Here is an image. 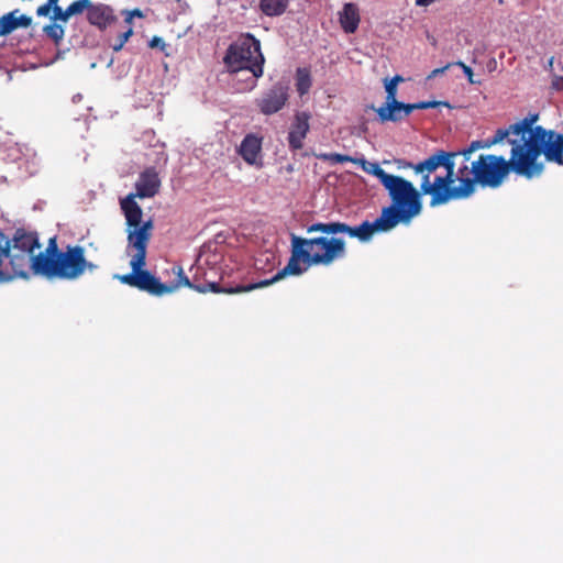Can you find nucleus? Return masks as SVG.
I'll return each mask as SVG.
<instances>
[{
    "mask_svg": "<svg viewBox=\"0 0 563 563\" xmlns=\"http://www.w3.org/2000/svg\"><path fill=\"white\" fill-rule=\"evenodd\" d=\"M438 107L451 108V104L448 101H419L416 103H411L412 111L438 108Z\"/></svg>",
    "mask_w": 563,
    "mask_h": 563,
    "instance_id": "2f4dec72",
    "label": "nucleus"
},
{
    "mask_svg": "<svg viewBox=\"0 0 563 563\" xmlns=\"http://www.w3.org/2000/svg\"><path fill=\"white\" fill-rule=\"evenodd\" d=\"M393 229L394 228L380 213V216L373 222L366 220L355 227H351L339 221L312 223L307 228V233L320 232L327 235L343 233L347 234L350 238H355L361 242H368L375 233L389 232Z\"/></svg>",
    "mask_w": 563,
    "mask_h": 563,
    "instance_id": "9d476101",
    "label": "nucleus"
},
{
    "mask_svg": "<svg viewBox=\"0 0 563 563\" xmlns=\"http://www.w3.org/2000/svg\"><path fill=\"white\" fill-rule=\"evenodd\" d=\"M262 150V143L261 140L255 136L254 134H247L240 147H239V154L242 156V158L250 165H254L257 163V158L260 156Z\"/></svg>",
    "mask_w": 563,
    "mask_h": 563,
    "instance_id": "412c9836",
    "label": "nucleus"
},
{
    "mask_svg": "<svg viewBox=\"0 0 563 563\" xmlns=\"http://www.w3.org/2000/svg\"><path fill=\"white\" fill-rule=\"evenodd\" d=\"M135 277H136V272H134L133 269L129 274L118 276V278L121 280V283L129 285L131 287H134V285H135Z\"/></svg>",
    "mask_w": 563,
    "mask_h": 563,
    "instance_id": "58836bf2",
    "label": "nucleus"
},
{
    "mask_svg": "<svg viewBox=\"0 0 563 563\" xmlns=\"http://www.w3.org/2000/svg\"><path fill=\"white\" fill-rule=\"evenodd\" d=\"M133 30L130 26L125 32L121 33L117 40V42L112 45V49L114 52H119L123 48L124 44L129 41V38L132 36Z\"/></svg>",
    "mask_w": 563,
    "mask_h": 563,
    "instance_id": "72a5a7b5",
    "label": "nucleus"
},
{
    "mask_svg": "<svg viewBox=\"0 0 563 563\" xmlns=\"http://www.w3.org/2000/svg\"><path fill=\"white\" fill-rule=\"evenodd\" d=\"M402 80H404V78L400 75H396L389 81L394 82L397 86Z\"/></svg>",
    "mask_w": 563,
    "mask_h": 563,
    "instance_id": "49530a36",
    "label": "nucleus"
},
{
    "mask_svg": "<svg viewBox=\"0 0 563 563\" xmlns=\"http://www.w3.org/2000/svg\"><path fill=\"white\" fill-rule=\"evenodd\" d=\"M510 135L514 136L512 124L509 125V128H507V129H498L495 132L494 136L492 139H488V140H489L490 145L493 146V145H496V144L500 143L505 139L509 140Z\"/></svg>",
    "mask_w": 563,
    "mask_h": 563,
    "instance_id": "473e14b6",
    "label": "nucleus"
},
{
    "mask_svg": "<svg viewBox=\"0 0 563 563\" xmlns=\"http://www.w3.org/2000/svg\"><path fill=\"white\" fill-rule=\"evenodd\" d=\"M551 87L558 91L563 90V76L553 75L552 81H551Z\"/></svg>",
    "mask_w": 563,
    "mask_h": 563,
    "instance_id": "a19ab883",
    "label": "nucleus"
},
{
    "mask_svg": "<svg viewBox=\"0 0 563 563\" xmlns=\"http://www.w3.org/2000/svg\"><path fill=\"white\" fill-rule=\"evenodd\" d=\"M148 45L151 48H159L162 51H165V48L167 47V44L159 36H153Z\"/></svg>",
    "mask_w": 563,
    "mask_h": 563,
    "instance_id": "ea45409f",
    "label": "nucleus"
},
{
    "mask_svg": "<svg viewBox=\"0 0 563 563\" xmlns=\"http://www.w3.org/2000/svg\"><path fill=\"white\" fill-rule=\"evenodd\" d=\"M454 65L462 68L463 73L467 77V80L470 84H473V85L481 84V81L474 79V73H473L472 68L470 66H467L465 63L459 60V62L454 63Z\"/></svg>",
    "mask_w": 563,
    "mask_h": 563,
    "instance_id": "c9c22d12",
    "label": "nucleus"
},
{
    "mask_svg": "<svg viewBox=\"0 0 563 563\" xmlns=\"http://www.w3.org/2000/svg\"><path fill=\"white\" fill-rule=\"evenodd\" d=\"M56 22L57 21H54V23L45 25L43 31L51 40L54 41L56 45H58L64 38L65 30L60 24H57Z\"/></svg>",
    "mask_w": 563,
    "mask_h": 563,
    "instance_id": "c85d7f7f",
    "label": "nucleus"
},
{
    "mask_svg": "<svg viewBox=\"0 0 563 563\" xmlns=\"http://www.w3.org/2000/svg\"><path fill=\"white\" fill-rule=\"evenodd\" d=\"M517 147L528 173V179L539 178L544 173L545 165L540 161L541 155L549 163L563 165V134L554 130L536 125V130L528 140L520 142Z\"/></svg>",
    "mask_w": 563,
    "mask_h": 563,
    "instance_id": "f03ea898",
    "label": "nucleus"
},
{
    "mask_svg": "<svg viewBox=\"0 0 563 563\" xmlns=\"http://www.w3.org/2000/svg\"><path fill=\"white\" fill-rule=\"evenodd\" d=\"M64 250H59L58 249V244H57V238L56 236H52L49 240H48V243H47V246L45 249V251L43 252H40L38 254L35 255V258H34V275H37L40 272H41V268L38 266V263L41 262V257L43 258H55L57 257L58 254L63 253Z\"/></svg>",
    "mask_w": 563,
    "mask_h": 563,
    "instance_id": "393cba45",
    "label": "nucleus"
},
{
    "mask_svg": "<svg viewBox=\"0 0 563 563\" xmlns=\"http://www.w3.org/2000/svg\"><path fill=\"white\" fill-rule=\"evenodd\" d=\"M339 23L346 34H353L358 29L361 22L360 8L353 2L344 3L341 11L338 12Z\"/></svg>",
    "mask_w": 563,
    "mask_h": 563,
    "instance_id": "6ab92c4d",
    "label": "nucleus"
},
{
    "mask_svg": "<svg viewBox=\"0 0 563 563\" xmlns=\"http://www.w3.org/2000/svg\"><path fill=\"white\" fill-rule=\"evenodd\" d=\"M11 241V250L22 251L34 254L35 250L41 247L36 232H29L24 229H16Z\"/></svg>",
    "mask_w": 563,
    "mask_h": 563,
    "instance_id": "a211bd4d",
    "label": "nucleus"
},
{
    "mask_svg": "<svg viewBox=\"0 0 563 563\" xmlns=\"http://www.w3.org/2000/svg\"><path fill=\"white\" fill-rule=\"evenodd\" d=\"M91 0H76L71 2L65 10L62 8L55 9V16H51L53 21L67 22L73 15L81 14L84 11L89 10Z\"/></svg>",
    "mask_w": 563,
    "mask_h": 563,
    "instance_id": "5701e85b",
    "label": "nucleus"
},
{
    "mask_svg": "<svg viewBox=\"0 0 563 563\" xmlns=\"http://www.w3.org/2000/svg\"><path fill=\"white\" fill-rule=\"evenodd\" d=\"M223 64L230 74L249 70L252 77L245 80L246 89L253 90L264 74L265 57L261 42L251 33L242 34L227 48Z\"/></svg>",
    "mask_w": 563,
    "mask_h": 563,
    "instance_id": "39448f33",
    "label": "nucleus"
},
{
    "mask_svg": "<svg viewBox=\"0 0 563 563\" xmlns=\"http://www.w3.org/2000/svg\"><path fill=\"white\" fill-rule=\"evenodd\" d=\"M377 115L382 122H398L412 112L411 103L400 101L385 102L377 110Z\"/></svg>",
    "mask_w": 563,
    "mask_h": 563,
    "instance_id": "f3484780",
    "label": "nucleus"
},
{
    "mask_svg": "<svg viewBox=\"0 0 563 563\" xmlns=\"http://www.w3.org/2000/svg\"><path fill=\"white\" fill-rule=\"evenodd\" d=\"M453 65H454V63H449V64H446V65H445V66H443V67H440V68H435V69H433V70L428 75L427 79H432V78H434V77H437V76H439V75L444 74V73H445V70H448V69H449L451 66H453Z\"/></svg>",
    "mask_w": 563,
    "mask_h": 563,
    "instance_id": "79ce46f5",
    "label": "nucleus"
},
{
    "mask_svg": "<svg viewBox=\"0 0 563 563\" xmlns=\"http://www.w3.org/2000/svg\"><path fill=\"white\" fill-rule=\"evenodd\" d=\"M15 12H9L0 18V36H7L19 27H29L31 25V16L22 14L16 18Z\"/></svg>",
    "mask_w": 563,
    "mask_h": 563,
    "instance_id": "4be33fe9",
    "label": "nucleus"
},
{
    "mask_svg": "<svg viewBox=\"0 0 563 563\" xmlns=\"http://www.w3.org/2000/svg\"><path fill=\"white\" fill-rule=\"evenodd\" d=\"M462 157V163L457 167V169L454 168L455 178H457V185L462 186L464 181L472 180L473 172H472V163L468 165V162L471 157L466 155H460Z\"/></svg>",
    "mask_w": 563,
    "mask_h": 563,
    "instance_id": "bb28decb",
    "label": "nucleus"
},
{
    "mask_svg": "<svg viewBox=\"0 0 563 563\" xmlns=\"http://www.w3.org/2000/svg\"><path fill=\"white\" fill-rule=\"evenodd\" d=\"M449 158H456V154H453V152L438 150L418 164L408 163L407 167L412 168L416 174H421L422 176L428 175L430 177V175L440 166L446 165Z\"/></svg>",
    "mask_w": 563,
    "mask_h": 563,
    "instance_id": "2eb2a0df",
    "label": "nucleus"
},
{
    "mask_svg": "<svg viewBox=\"0 0 563 563\" xmlns=\"http://www.w3.org/2000/svg\"><path fill=\"white\" fill-rule=\"evenodd\" d=\"M492 147L490 143H489V140H476V141H473L471 142V144L461 150V151H456V152H453V154H456V158L460 157V155H466L468 157H471V155L475 152V151H478V150H483V148H489Z\"/></svg>",
    "mask_w": 563,
    "mask_h": 563,
    "instance_id": "c756f323",
    "label": "nucleus"
},
{
    "mask_svg": "<svg viewBox=\"0 0 563 563\" xmlns=\"http://www.w3.org/2000/svg\"><path fill=\"white\" fill-rule=\"evenodd\" d=\"M35 254L11 250V241L0 231V284L14 278H29V271L34 275Z\"/></svg>",
    "mask_w": 563,
    "mask_h": 563,
    "instance_id": "1a4fd4ad",
    "label": "nucleus"
},
{
    "mask_svg": "<svg viewBox=\"0 0 563 563\" xmlns=\"http://www.w3.org/2000/svg\"><path fill=\"white\" fill-rule=\"evenodd\" d=\"M38 266L41 268L38 276L62 280H75L86 271L92 272L96 268L93 263L86 260L85 249L80 245H67L55 258L41 257Z\"/></svg>",
    "mask_w": 563,
    "mask_h": 563,
    "instance_id": "0eeeda50",
    "label": "nucleus"
},
{
    "mask_svg": "<svg viewBox=\"0 0 563 563\" xmlns=\"http://www.w3.org/2000/svg\"><path fill=\"white\" fill-rule=\"evenodd\" d=\"M311 87V76L307 68H298L296 70V88L300 96L306 95Z\"/></svg>",
    "mask_w": 563,
    "mask_h": 563,
    "instance_id": "cd10ccee",
    "label": "nucleus"
},
{
    "mask_svg": "<svg viewBox=\"0 0 563 563\" xmlns=\"http://www.w3.org/2000/svg\"><path fill=\"white\" fill-rule=\"evenodd\" d=\"M354 164L360 165L365 173L375 176L383 187L394 176L393 174L386 173L377 163L368 162L365 158H356Z\"/></svg>",
    "mask_w": 563,
    "mask_h": 563,
    "instance_id": "b1692460",
    "label": "nucleus"
},
{
    "mask_svg": "<svg viewBox=\"0 0 563 563\" xmlns=\"http://www.w3.org/2000/svg\"><path fill=\"white\" fill-rule=\"evenodd\" d=\"M346 256V243L341 238L290 236V257L284 268L271 278L251 283L250 288H264L290 275H301L312 266H330Z\"/></svg>",
    "mask_w": 563,
    "mask_h": 563,
    "instance_id": "f257e3e1",
    "label": "nucleus"
},
{
    "mask_svg": "<svg viewBox=\"0 0 563 563\" xmlns=\"http://www.w3.org/2000/svg\"><path fill=\"white\" fill-rule=\"evenodd\" d=\"M472 180H466L470 197L475 192L477 185L493 189L500 187L511 172L528 179L517 145L511 147L509 159L501 155L481 154L472 162Z\"/></svg>",
    "mask_w": 563,
    "mask_h": 563,
    "instance_id": "7ed1b4c3",
    "label": "nucleus"
},
{
    "mask_svg": "<svg viewBox=\"0 0 563 563\" xmlns=\"http://www.w3.org/2000/svg\"><path fill=\"white\" fill-rule=\"evenodd\" d=\"M288 86L283 82H277L256 100V106L265 115L277 113L288 101Z\"/></svg>",
    "mask_w": 563,
    "mask_h": 563,
    "instance_id": "ddd939ff",
    "label": "nucleus"
},
{
    "mask_svg": "<svg viewBox=\"0 0 563 563\" xmlns=\"http://www.w3.org/2000/svg\"><path fill=\"white\" fill-rule=\"evenodd\" d=\"M391 203L382 209V214L395 229L399 223L408 224L422 211V189H417L406 178L394 175L384 186Z\"/></svg>",
    "mask_w": 563,
    "mask_h": 563,
    "instance_id": "20e7f679",
    "label": "nucleus"
},
{
    "mask_svg": "<svg viewBox=\"0 0 563 563\" xmlns=\"http://www.w3.org/2000/svg\"><path fill=\"white\" fill-rule=\"evenodd\" d=\"M132 16L126 12V16L124 19V22L128 23V24H131L132 23Z\"/></svg>",
    "mask_w": 563,
    "mask_h": 563,
    "instance_id": "09e8293b",
    "label": "nucleus"
},
{
    "mask_svg": "<svg viewBox=\"0 0 563 563\" xmlns=\"http://www.w3.org/2000/svg\"><path fill=\"white\" fill-rule=\"evenodd\" d=\"M51 11L52 9L48 7V4L44 3L37 8L36 14L38 16H47Z\"/></svg>",
    "mask_w": 563,
    "mask_h": 563,
    "instance_id": "37998d69",
    "label": "nucleus"
},
{
    "mask_svg": "<svg viewBox=\"0 0 563 563\" xmlns=\"http://www.w3.org/2000/svg\"><path fill=\"white\" fill-rule=\"evenodd\" d=\"M153 221H144L141 228L129 230L128 243L129 246L135 250L132 255L130 266L136 272L134 287L146 291L153 296H163L170 294L177 289V286H168L167 284L161 283L148 271L143 269L146 260V249L152 236Z\"/></svg>",
    "mask_w": 563,
    "mask_h": 563,
    "instance_id": "423d86ee",
    "label": "nucleus"
},
{
    "mask_svg": "<svg viewBox=\"0 0 563 563\" xmlns=\"http://www.w3.org/2000/svg\"><path fill=\"white\" fill-rule=\"evenodd\" d=\"M128 13H129L132 18H134V16L143 18V16H144L143 12H142L140 9H134V10H132V11H128Z\"/></svg>",
    "mask_w": 563,
    "mask_h": 563,
    "instance_id": "a18cd8bd",
    "label": "nucleus"
},
{
    "mask_svg": "<svg viewBox=\"0 0 563 563\" xmlns=\"http://www.w3.org/2000/svg\"><path fill=\"white\" fill-rule=\"evenodd\" d=\"M45 3L48 4V7L52 9V12H53L52 16H55V9L60 8L58 5V0H47Z\"/></svg>",
    "mask_w": 563,
    "mask_h": 563,
    "instance_id": "c03bdc74",
    "label": "nucleus"
},
{
    "mask_svg": "<svg viewBox=\"0 0 563 563\" xmlns=\"http://www.w3.org/2000/svg\"><path fill=\"white\" fill-rule=\"evenodd\" d=\"M159 188L161 179L154 168H146L140 174L135 183V194H130L120 201L129 228L139 229L143 224V211L135 198H152L159 191Z\"/></svg>",
    "mask_w": 563,
    "mask_h": 563,
    "instance_id": "6e6552de",
    "label": "nucleus"
},
{
    "mask_svg": "<svg viewBox=\"0 0 563 563\" xmlns=\"http://www.w3.org/2000/svg\"><path fill=\"white\" fill-rule=\"evenodd\" d=\"M455 159L456 158H449L446 165L443 167L445 168L446 173L443 176L444 181L446 183L448 187H455V183H457V178H455L454 174V167H455Z\"/></svg>",
    "mask_w": 563,
    "mask_h": 563,
    "instance_id": "7c9ffc66",
    "label": "nucleus"
},
{
    "mask_svg": "<svg viewBox=\"0 0 563 563\" xmlns=\"http://www.w3.org/2000/svg\"><path fill=\"white\" fill-rule=\"evenodd\" d=\"M423 195H430V207L434 208L448 203L451 200H461L470 197L466 181L462 186L448 187L443 176H437L430 181L428 175H423L421 180Z\"/></svg>",
    "mask_w": 563,
    "mask_h": 563,
    "instance_id": "9b49d317",
    "label": "nucleus"
},
{
    "mask_svg": "<svg viewBox=\"0 0 563 563\" xmlns=\"http://www.w3.org/2000/svg\"><path fill=\"white\" fill-rule=\"evenodd\" d=\"M201 268L198 267L197 272L194 277V282H191L185 274L181 267H177V282L175 284H172L170 286H177L179 288L180 286L189 287L191 289H195L198 292L206 294L208 291L216 292V294H241V292H247L251 290H254L255 288H250L251 283L246 285H236L235 287H221L220 284L216 280H209L206 279L205 283H198V275L200 273Z\"/></svg>",
    "mask_w": 563,
    "mask_h": 563,
    "instance_id": "f8f14e48",
    "label": "nucleus"
},
{
    "mask_svg": "<svg viewBox=\"0 0 563 563\" xmlns=\"http://www.w3.org/2000/svg\"><path fill=\"white\" fill-rule=\"evenodd\" d=\"M288 2L289 0H261L260 7L264 14L277 16L286 11Z\"/></svg>",
    "mask_w": 563,
    "mask_h": 563,
    "instance_id": "a878e982",
    "label": "nucleus"
},
{
    "mask_svg": "<svg viewBox=\"0 0 563 563\" xmlns=\"http://www.w3.org/2000/svg\"><path fill=\"white\" fill-rule=\"evenodd\" d=\"M554 57L549 58L547 69L552 70Z\"/></svg>",
    "mask_w": 563,
    "mask_h": 563,
    "instance_id": "de8ad7c7",
    "label": "nucleus"
},
{
    "mask_svg": "<svg viewBox=\"0 0 563 563\" xmlns=\"http://www.w3.org/2000/svg\"><path fill=\"white\" fill-rule=\"evenodd\" d=\"M274 255L272 253L261 254L257 258H255L254 266L256 269H263L264 266L262 264L268 263L271 260H274Z\"/></svg>",
    "mask_w": 563,
    "mask_h": 563,
    "instance_id": "4c0bfd02",
    "label": "nucleus"
},
{
    "mask_svg": "<svg viewBox=\"0 0 563 563\" xmlns=\"http://www.w3.org/2000/svg\"><path fill=\"white\" fill-rule=\"evenodd\" d=\"M310 114L306 111L297 112L288 132V145L291 151L303 147V140L310 130Z\"/></svg>",
    "mask_w": 563,
    "mask_h": 563,
    "instance_id": "4468645a",
    "label": "nucleus"
},
{
    "mask_svg": "<svg viewBox=\"0 0 563 563\" xmlns=\"http://www.w3.org/2000/svg\"><path fill=\"white\" fill-rule=\"evenodd\" d=\"M321 157L324 158V159H328V161H330L332 163H335V164L336 163L342 164V163H345V162L354 163V161L356 159V158H353V157H351L349 155H343V154H339V153L324 154Z\"/></svg>",
    "mask_w": 563,
    "mask_h": 563,
    "instance_id": "f704fd0d",
    "label": "nucleus"
},
{
    "mask_svg": "<svg viewBox=\"0 0 563 563\" xmlns=\"http://www.w3.org/2000/svg\"><path fill=\"white\" fill-rule=\"evenodd\" d=\"M538 119L539 114L533 113L523 118L519 122L512 124L514 139H509V144L511 145V147H515L516 145L520 144V142H522L523 140H528V137L536 130V126H533V124L537 122Z\"/></svg>",
    "mask_w": 563,
    "mask_h": 563,
    "instance_id": "aec40b11",
    "label": "nucleus"
},
{
    "mask_svg": "<svg viewBox=\"0 0 563 563\" xmlns=\"http://www.w3.org/2000/svg\"><path fill=\"white\" fill-rule=\"evenodd\" d=\"M87 20L91 25L97 26L99 30H106L117 20V16L110 5L91 2L87 12Z\"/></svg>",
    "mask_w": 563,
    "mask_h": 563,
    "instance_id": "dca6fc26",
    "label": "nucleus"
},
{
    "mask_svg": "<svg viewBox=\"0 0 563 563\" xmlns=\"http://www.w3.org/2000/svg\"><path fill=\"white\" fill-rule=\"evenodd\" d=\"M385 90H386V102H390V101H397L396 99V95H397V86L389 81V80H386L385 82Z\"/></svg>",
    "mask_w": 563,
    "mask_h": 563,
    "instance_id": "e433bc0d",
    "label": "nucleus"
}]
</instances>
